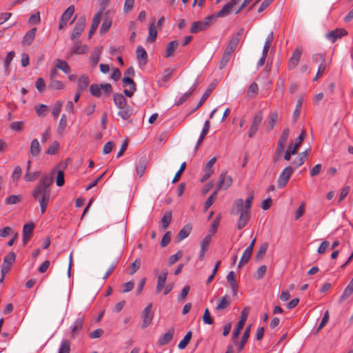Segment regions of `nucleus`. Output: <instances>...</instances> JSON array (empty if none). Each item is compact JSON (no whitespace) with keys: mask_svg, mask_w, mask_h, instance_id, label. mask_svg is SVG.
Masks as SVG:
<instances>
[{"mask_svg":"<svg viewBox=\"0 0 353 353\" xmlns=\"http://www.w3.org/2000/svg\"><path fill=\"white\" fill-rule=\"evenodd\" d=\"M54 172L55 169H53L50 174H43L32 192V196L39 203L41 214L46 212L50 201V186L53 183Z\"/></svg>","mask_w":353,"mask_h":353,"instance_id":"1","label":"nucleus"},{"mask_svg":"<svg viewBox=\"0 0 353 353\" xmlns=\"http://www.w3.org/2000/svg\"><path fill=\"white\" fill-rule=\"evenodd\" d=\"M241 1L242 0H230L225 5H224L222 9H221L219 12L205 17L203 21H201L205 28L208 29L213 23L216 21L217 18L225 17L229 15L234 7Z\"/></svg>","mask_w":353,"mask_h":353,"instance_id":"2","label":"nucleus"},{"mask_svg":"<svg viewBox=\"0 0 353 353\" xmlns=\"http://www.w3.org/2000/svg\"><path fill=\"white\" fill-rule=\"evenodd\" d=\"M254 199V192H252L248 197L245 199V205L242 199H236L234 201V205L231 209L230 214L237 215L239 211L250 212V208Z\"/></svg>","mask_w":353,"mask_h":353,"instance_id":"3","label":"nucleus"},{"mask_svg":"<svg viewBox=\"0 0 353 353\" xmlns=\"http://www.w3.org/2000/svg\"><path fill=\"white\" fill-rule=\"evenodd\" d=\"M290 134V129L288 128H285L281 135L280 136L278 141V145L276 150V157L274 159V161H277L279 157L281 156L282 153L284 151L285 143L288 141V137Z\"/></svg>","mask_w":353,"mask_h":353,"instance_id":"4","label":"nucleus"},{"mask_svg":"<svg viewBox=\"0 0 353 353\" xmlns=\"http://www.w3.org/2000/svg\"><path fill=\"white\" fill-rule=\"evenodd\" d=\"M294 170V168L292 166H288L281 172L277 180V185L279 188H283L287 185Z\"/></svg>","mask_w":353,"mask_h":353,"instance_id":"5","label":"nucleus"},{"mask_svg":"<svg viewBox=\"0 0 353 353\" xmlns=\"http://www.w3.org/2000/svg\"><path fill=\"white\" fill-rule=\"evenodd\" d=\"M263 119V114L261 111L257 112L252 119L251 125L250 127L248 137L252 138L256 133L259 127L260 126Z\"/></svg>","mask_w":353,"mask_h":353,"instance_id":"6","label":"nucleus"},{"mask_svg":"<svg viewBox=\"0 0 353 353\" xmlns=\"http://www.w3.org/2000/svg\"><path fill=\"white\" fill-rule=\"evenodd\" d=\"M122 83L123 87H127L129 85V89H125L123 90L124 94L128 97H132L134 95V93L137 90V84L134 81L130 78V77H124L122 79Z\"/></svg>","mask_w":353,"mask_h":353,"instance_id":"7","label":"nucleus"},{"mask_svg":"<svg viewBox=\"0 0 353 353\" xmlns=\"http://www.w3.org/2000/svg\"><path fill=\"white\" fill-rule=\"evenodd\" d=\"M248 308H244L241 313L240 319L236 326V328L232 334L233 340L235 341L239 336L241 330L243 327L245 323L247 320L248 315Z\"/></svg>","mask_w":353,"mask_h":353,"instance_id":"8","label":"nucleus"},{"mask_svg":"<svg viewBox=\"0 0 353 353\" xmlns=\"http://www.w3.org/2000/svg\"><path fill=\"white\" fill-rule=\"evenodd\" d=\"M16 259L15 253L13 252H10L7 254L4 259L3 265L1 269V274H6L9 272L11 269L12 265L14 263Z\"/></svg>","mask_w":353,"mask_h":353,"instance_id":"9","label":"nucleus"},{"mask_svg":"<svg viewBox=\"0 0 353 353\" xmlns=\"http://www.w3.org/2000/svg\"><path fill=\"white\" fill-rule=\"evenodd\" d=\"M85 23L86 18L85 16H81V17H79L73 29V32L71 35L72 40H74L76 38H78L81 34L85 27Z\"/></svg>","mask_w":353,"mask_h":353,"instance_id":"10","label":"nucleus"},{"mask_svg":"<svg viewBox=\"0 0 353 353\" xmlns=\"http://www.w3.org/2000/svg\"><path fill=\"white\" fill-rule=\"evenodd\" d=\"M152 304L149 303L147 307L143 310L141 317L143 323L141 325L142 329L146 328L152 321L153 314L152 313Z\"/></svg>","mask_w":353,"mask_h":353,"instance_id":"11","label":"nucleus"},{"mask_svg":"<svg viewBox=\"0 0 353 353\" xmlns=\"http://www.w3.org/2000/svg\"><path fill=\"white\" fill-rule=\"evenodd\" d=\"M232 182V176L227 175V172L225 171L222 172L219 176L216 189L218 190H220L221 189L226 190L230 187Z\"/></svg>","mask_w":353,"mask_h":353,"instance_id":"12","label":"nucleus"},{"mask_svg":"<svg viewBox=\"0 0 353 353\" xmlns=\"http://www.w3.org/2000/svg\"><path fill=\"white\" fill-rule=\"evenodd\" d=\"M84 315L79 314L78 318L71 327V337L75 339L83 328Z\"/></svg>","mask_w":353,"mask_h":353,"instance_id":"13","label":"nucleus"},{"mask_svg":"<svg viewBox=\"0 0 353 353\" xmlns=\"http://www.w3.org/2000/svg\"><path fill=\"white\" fill-rule=\"evenodd\" d=\"M302 52H303V50L300 48H296L294 50L291 57L290 58L289 62H288V69L289 70H292L298 65L300 59H301V54H302Z\"/></svg>","mask_w":353,"mask_h":353,"instance_id":"14","label":"nucleus"},{"mask_svg":"<svg viewBox=\"0 0 353 353\" xmlns=\"http://www.w3.org/2000/svg\"><path fill=\"white\" fill-rule=\"evenodd\" d=\"M74 12V6H70L63 13L59 28L60 30L63 29L65 26L67 25L68 21L70 19V17L72 16Z\"/></svg>","mask_w":353,"mask_h":353,"instance_id":"15","label":"nucleus"},{"mask_svg":"<svg viewBox=\"0 0 353 353\" xmlns=\"http://www.w3.org/2000/svg\"><path fill=\"white\" fill-rule=\"evenodd\" d=\"M347 32L344 29H336L335 30L330 31L327 33L326 38L331 42L334 43L337 39L341 38L343 36L346 35Z\"/></svg>","mask_w":353,"mask_h":353,"instance_id":"16","label":"nucleus"},{"mask_svg":"<svg viewBox=\"0 0 353 353\" xmlns=\"http://www.w3.org/2000/svg\"><path fill=\"white\" fill-rule=\"evenodd\" d=\"M174 334V327H170L168 331L161 336L158 340V344L160 346L169 343L173 339Z\"/></svg>","mask_w":353,"mask_h":353,"instance_id":"17","label":"nucleus"},{"mask_svg":"<svg viewBox=\"0 0 353 353\" xmlns=\"http://www.w3.org/2000/svg\"><path fill=\"white\" fill-rule=\"evenodd\" d=\"M215 86H216V85L213 84V83H211L208 86V88L205 90V93L201 97L200 101L197 103V105L192 109L191 113L196 111L203 104V103L206 101V99L209 97V96L212 93V90L214 89Z\"/></svg>","mask_w":353,"mask_h":353,"instance_id":"18","label":"nucleus"},{"mask_svg":"<svg viewBox=\"0 0 353 353\" xmlns=\"http://www.w3.org/2000/svg\"><path fill=\"white\" fill-rule=\"evenodd\" d=\"M37 31V28H33L28 31L23 38L22 45L24 46H30L35 38Z\"/></svg>","mask_w":353,"mask_h":353,"instance_id":"19","label":"nucleus"},{"mask_svg":"<svg viewBox=\"0 0 353 353\" xmlns=\"http://www.w3.org/2000/svg\"><path fill=\"white\" fill-rule=\"evenodd\" d=\"M168 271L166 270H163L161 274H160L157 277V284L156 286V293L159 294L163 288L165 287V284L167 280L168 276Z\"/></svg>","mask_w":353,"mask_h":353,"instance_id":"20","label":"nucleus"},{"mask_svg":"<svg viewBox=\"0 0 353 353\" xmlns=\"http://www.w3.org/2000/svg\"><path fill=\"white\" fill-rule=\"evenodd\" d=\"M113 101L117 108L121 109L128 106L127 100L122 94L115 93L113 95Z\"/></svg>","mask_w":353,"mask_h":353,"instance_id":"21","label":"nucleus"},{"mask_svg":"<svg viewBox=\"0 0 353 353\" xmlns=\"http://www.w3.org/2000/svg\"><path fill=\"white\" fill-rule=\"evenodd\" d=\"M88 47L83 45L79 41H76L71 48L72 54H81L88 52Z\"/></svg>","mask_w":353,"mask_h":353,"instance_id":"22","label":"nucleus"},{"mask_svg":"<svg viewBox=\"0 0 353 353\" xmlns=\"http://www.w3.org/2000/svg\"><path fill=\"white\" fill-rule=\"evenodd\" d=\"M279 120V115L277 112L274 111L270 113L268 121L266 125V131L270 132L274 128Z\"/></svg>","mask_w":353,"mask_h":353,"instance_id":"23","label":"nucleus"},{"mask_svg":"<svg viewBox=\"0 0 353 353\" xmlns=\"http://www.w3.org/2000/svg\"><path fill=\"white\" fill-rule=\"evenodd\" d=\"M239 214H240V216L238 221L237 228L238 230H241L249 221L250 218V212L239 211Z\"/></svg>","mask_w":353,"mask_h":353,"instance_id":"24","label":"nucleus"},{"mask_svg":"<svg viewBox=\"0 0 353 353\" xmlns=\"http://www.w3.org/2000/svg\"><path fill=\"white\" fill-rule=\"evenodd\" d=\"M137 61L139 63L145 64L148 59V54L141 46H139L136 50Z\"/></svg>","mask_w":353,"mask_h":353,"instance_id":"25","label":"nucleus"},{"mask_svg":"<svg viewBox=\"0 0 353 353\" xmlns=\"http://www.w3.org/2000/svg\"><path fill=\"white\" fill-rule=\"evenodd\" d=\"M211 242V236L207 235L201 243V250L199 252V259L202 260L204 257L205 253Z\"/></svg>","mask_w":353,"mask_h":353,"instance_id":"26","label":"nucleus"},{"mask_svg":"<svg viewBox=\"0 0 353 353\" xmlns=\"http://www.w3.org/2000/svg\"><path fill=\"white\" fill-rule=\"evenodd\" d=\"M89 79L85 75H81L77 80V91L83 92L88 85Z\"/></svg>","mask_w":353,"mask_h":353,"instance_id":"27","label":"nucleus"},{"mask_svg":"<svg viewBox=\"0 0 353 353\" xmlns=\"http://www.w3.org/2000/svg\"><path fill=\"white\" fill-rule=\"evenodd\" d=\"M41 152V147L37 139H34L30 143V154L37 157Z\"/></svg>","mask_w":353,"mask_h":353,"instance_id":"28","label":"nucleus"},{"mask_svg":"<svg viewBox=\"0 0 353 353\" xmlns=\"http://www.w3.org/2000/svg\"><path fill=\"white\" fill-rule=\"evenodd\" d=\"M155 19H153L152 23L149 26V34L147 37V41L148 43H153L155 41L157 37V30L154 26Z\"/></svg>","mask_w":353,"mask_h":353,"instance_id":"29","label":"nucleus"},{"mask_svg":"<svg viewBox=\"0 0 353 353\" xmlns=\"http://www.w3.org/2000/svg\"><path fill=\"white\" fill-rule=\"evenodd\" d=\"M250 330H251V325H248L244 332H243V336L241 338V340L239 344V346H238V351L239 352H241L242 351L244 347H245V343H247L248 339H249V336H250Z\"/></svg>","mask_w":353,"mask_h":353,"instance_id":"30","label":"nucleus"},{"mask_svg":"<svg viewBox=\"0 0 353 353\" xmlns=\"http://www.w3.org/2000/svg\"><path fill=\"white\" fill-rule=\"evenodd\" d=\"M231 303V299L228 295H225L218 303L216 310L218 311L226 309Z\"/></svg>","mask_w":353,"mask_h":353,"instance_id":"31","label":"nucleus"},{"mask_svg":"<svg viewBox=\"0 0 353 353\" xmlns=\"http://www.w3.org/2000/svg\"><path fill=\"white\" fill-rule=\"evenodd\" d=\"M179 43L176 40L170 42L166 48L165 58H169L174 56V50L178 48Z\"/></svg>","mask_w":353,"mask_h":353,"instance_id":"32","label":"nucleus"},{"mask_svg":"<svg viewBox=\"0 0 353 353\" xmlns=\"http://www.w3.org/2000/svg\"><path fill=\"white\" fill-rule=\"evenodd\" d=\"M304 134H305V131H303L302 133L296 138V143L294 144L291 143L289 145L288 148L291 149V150H292L291 153L296 154L299 148L302 144V143L304 140V138H303Z\"/></svg>","mask_w":353,"mask_h":353,"instance_id":"33","label":"nucleus"},{"mask_svg":"<svg viewBox=\"0 0 353 353\" xmlns=\"http://www.w3.org/2000/svg\"><path fill=\"white\" fill-rule=\"evenodd\" d=\"M15 56L14 51H10L9 52L6 57H5L4 61H3V65L5 68V74L6 75H8L10 73V65L11 61H12L13 58Z\"/></svg>","mask_w":353,"mask_h":353,"instance_id":"34","label":"nucleus"},{"mask_svg":"<svg viewBox=\"0 0 353 353\" xmlns=\"http://www.w3.org/2000/svg\"><path fill=\"white\" fill-rule=\"evenodd\" d=\"M133 112L132 107L128 105L125 108L119 109L118 114L123 119L128 120L130 118Z\"/></svg>","mask_w":353,"mask_h":353,"instance_id":"35","label":"nucleus"},{"mask_svg":"<svg viewBox=\"0 0 353 353\" xmlns=\"http://www.w3.org/2000/svg\"><path fill=\"white\" fill-rule=\"evenodd\" d=\"M192 230V226L191 225L187 224L185 225L179 232L177 235V240L178 241H181L185 238H187L189 234H190V232Z\"/></svg>","mask_w":353,"mask_h":353,"instance_id":"36","label":"nucleus"},{"mask_svg":"<svg viewBox=\"0 0 353 353\" xmlns=\"http://www.w3.org/2000/svg\"><path fill=\"white\" fill-rule=\"evenodd\" d=\"M147 161L145 158H141L139 159L137 166L136 171L137 174L139 177H141L146 169Z\"/></svg>","mask_w":353,"mask_h":353,"instance_id":"37","label":"nucleus"},{"mask_svg":"<svg viewBox=\"0 0 353 353\" xmlns=\"http://www.w3.org/2000/svg\"><path fill=\"white\" fill-rule=\"evenodd\" d=\"M172 214L171 211H167L161 219V228L163 230H165L169 226L172 221Z\"/></svg>","mask_w":353,"mask_h":353,"instance_id":"38","label":"nucleus"},{"mask_svg":"<svg viewBox=\"0 0 353 353\" xmlns=\"http://www.w3.org/2000/svg\"><path fill=\"white\" fill-rule=\"evenodd\" d=\"M268 248V243L266 242L263 243L260 245V247L255 255V259L257 261H261L263 258V256H265V254L267 252Z\"/></svg>","mask_w":353,"mask_h":353,"instance_id":"39","label":"nucleus"},{"mask_svg":"<svg viewBox=\"0 0 353 353\" xmlns=\"http://www.w3.org/2000/svg\"><path fill=\"white\" fill-rule=\"evenodd\" d=\"M303 98L300 97L296 104L295 110H294L293 115H292V121L293 123H295L296 121L298 120L300 113H301V109L303 104Z\"/></svg>","mask_w":353,"mask_h":353,"instance_id":"40","label":"nucleus"},{"mask_svg":"<svg viewBox=\"0 0 353 353\" xmlns=\"http://www.w3.org/2000/svg\"><path fill=\"white\" fill-rule=\"evenodd\" d=\"M195 91L194 88H190V90L185 92L179 99L178 101L175 102V105L179 106L183 103H185L194 93Z\"/></svg>","mask_w":353,"mask_h":353,"instance_id":"41","label":"nucleus"},{"mask_svg":"<svg viewBox=\"0 0 353 353\" xmlns=\"http://www.w3.org/2000/svg\"><path fill=\"white\" fill-rule=\"evenodd\" d=\"M55 67L66 74L70 72V68L68 63L59 59H57Z\"/></svg>","mask_w":353,"mask_h":353,"instance_id":"42","label":"nucleus"},{"mask_svg":"<svg viewBox=\"0 0 353 353\" xmlns=\"http://www.w3.org/2000/svg\"><path fill=\"white\" fill-rule=\"evenodd\" d=\"M205 30L206 28L204 26L203 22L201 21H198L192 23L190 31L191 33L195 34Z\"/></svg>","mask_w":353,"mask_h":353,"instance_id":"43","label":"nucleus"},{"mask_svg":"<svg viewBox=\"0 0 353 353\" xmlns=\"http://www.w3.org/2000/svg\"><path fill=\"white\" fill-rule=\"evenodd\" d=\"M192 332L189 331L186 333L184 338L179 342L178 345V347L180 350L185 349L188 343H190L191 338H192Z\"/></svg>","mask_w":353,"mask_h":353,"instance_id":"44","label":"nucleus"},{"mask_svg":"<svg viewBox=\"0 0 353 353\" xmlns=\"http://www.w3.org/2000/svg\"><path fill=\"white\" fill-rule=\"evenodd\" d=\"M239 43V42L237 41V39H234L232 38L228 43L224 52L232 54L236 50Z\"/></svg>","mask_w":353,"mask_h":353,"instance_id":"45","label":"nucleus"},{"mask_svg":"<svg viewBox=\"0 0 353 353\" xmlns=\"http://www.w3.org/2000/svg\"><path fill=\"white\" fill-rule=\"evenodd\" d=\"M67 122L68 121L66 115L64 114H62L57 127V132L59 134H62L64 132L67 126Z\"/></svg>","mask_w":353,"mask_h":353,"instance_id":"46","label":"nucleus"},{"mask_svg":"<svg viewBox=\"0 0 353 353\" xmlns=\"http://www.w3.org/2000/svg\"><path fill=\"white\" fill-rule=\"evenodd\" d=\"M101 84H92L90 86V94L95 97H100L101 96Z\"/></svg>","mask_w":353,"mask_h":353,"instance_id":"47","label":"nucleus"},{"mask_svg":"<svg viewBox=\"0 0 353 353\" xmlns=\"http://www.w3.org/2000/svg\"><path fill=\"white\" fill-rule=\"evenodd\" d=\"M35 112L40 117H44L48 113V106L44 104L35 106Z\"/></svg>","mask_w":353,"mask_h":353,"instance_id":"48","label":"nucleus"},{"mask_svg":"<svg viewBox=\"0 0 353 353\" xmlns=\"http://www.w3.org/2000/svg\"><path fill=\"white\" fill-rule=\"evenodd\" d=\"M34 228V224L32 222L25 224L23 228V236H32Z\"/></svg>","mask_w":353,"mask_h":353,"instance_id":"49","label":"nucleus"},{"mask_svg":"<svg viewBox=\"0 0 353 353\" xmlns=\"http://www.w3.org/2000/svg\"><path fill=\"white\" fill-rule=\"evenodd\" d=\"M70 343L69 340L65 339L62 341L60 348L59 350V353H70Z\"/></svg>","mask_w":353,"mask_h":353,"instance_id":"50","label":"nucleus"},{"mask_svg":"<svg viewBox=\"0 0 353 353\" xmlns=\"http://www.w3.org/2000/svg\"><path fill=\"white\" fill-rule=\"evenodd\" d=\"M111 26H112V20L110 19L109 18H105L103 20L102 25L101 26L100 33L103 34V33L107 32L111 28Z\"/></svg>","mask_w":353,"mask_h":353,"instance_id":"51","label":"nucleus"},{"mask_svg":"<svg viewBox=\"0 0 353 353\" xmlns=\"http://www.w3.org/2000/svg\"><path fill=\"white\" fill-rule=\"evenodd\" d=\"M141 261L139 259H137L132 262L130 266L129 274L133 275L141 267Z\"/></svg>","mask_w":353,"mask_h":353,"instance_id":"52","label":"nucleus"},{"mask_svg":"<svg viewBox=\"0 0 353 353\" xmlns=\"http://www.w3.org/2000/svg\"><path fill=\"white\" fill-rule=\"evenodd\" d=\"M232 54L227 53L225 52H223L222 57L219 62V68L223 69L229 62L230 58Z\"/></svg>","mask_w":353,"mask_h":353,"instance_id":"53","label":"nucleus"},{"mask_svg":"<svg viewBox=\"0 0 353 353\" xmlns=\"http://www.w3.org/2000/svg\"><path fill=\"white\" fill-rule=\"evenodd\" d=\"M353 293V288L347 285V287L345 288L342 295L341 296L339 301V303H342L346 299H347L349 296H350Z\"/></svg>","mask_w":353,"mask_h":353,"instance_id":"54","label":"nucleus"},{"mask_svg":"<svg viewBox=\"0 0 353 353\" xmlns=\"http://www.w3.org/2000/svg\"><path fill=\"white\" fill-rule=\"evenodd\" d=\"M59 144L57 141H54L47 149L46 153L47 154L53 155L55 154L59 150Z\"/></svg>","mask_w":353,"mask_h":353,"instance_id":"55","label":"nucleus"},{"mask_svg":"<svg viewBox=\"0 0 353 353\" xmlns=\"http://www.w3.org/2000/svg\"><path fill=\"white\" fill-rule=\"evenodd\" d=\"M219 190L216 189L205 201V209H208L212 203L214 202V201L216 199V194L218 193Z\"/></svg>","mask_w":353,"mask_h":353,"instance_id":"56","label":"nucleus"},{"mask_svg":"<svg viewBox=\"0 0 353 353\" xmlns=\"http://www.w3.org/2000/svg\"><path fill=\"white\" fill-rule=\"evenodd\" d=\"M103 11L99 10L97 13H96L92 19V23L91 25V27H94V28L97 29L101 20V16H102Z\"/></svg>","mask_w":353,"mask_h":353,"instance_id":"57","label":"nucleus"},{"mask_svg":"<svg viewBox=\"0 0 353 353\" xmlns=\"http://www.w3.org/2000/svg\"><path fill=\"white\" fill-rule=\"evenodd\" d=\"M21 200L20 195H10L6 199V203L8 205H14L19 203Z\"/></svg>","mask_w":353,"mask_h":353,"instance_id":"58","label":"nucleus"},{"mask_svg":"<svg viewBox=\"0 0 353 353\" xmlns=\"http://www.w3.org/2000/svg\"><path fill=\"white\" fill-rule=\"evenodd\" d=\"M90 59L92 66H96L100 59V50L98 49L93 51L91 54Z\"/></svg>","mask_w":353,"mask_h":353,"instance_id":"59","label":"nucleus"},{"mask_svg":"<svg viewBox=\"0 0 353 353\" xmlns=\"http://www.w3.org/2000/svg\"><path fill=\"white\" fill-rule=\"evenodd\" d=\"M171 235L172 234L170 231H168L165 233L160 243L162 248H165L169 244L171 240Z\"/></svg>","mask_w":353,"mask_h":353,"instance_id":"60","label":"nucleus"},{"mask_svg":"<svg viewBox=\"0 0 353 353\" xmlns=\"http://www.w3.org/2000/svg\"><path fill=\"white\" fill-rule=\"evenodd\" d=\"M62 108V102L58 101L55 103L54 105L52 110V114L53 117L57 119L58 115L59 114Z\"/></svg>","mask_w":353,"mask_h":353,"instance_id":"61","label":"nucleus"},{"mask_svg":"<svg viewBox=\"0 0 353 353\" xmlns=\"http://www.w3.org/2000/svg\"><path fill=\"white\" fill-rule=\"evenodd\" d=\"M202 319L203 323L205 324L212 325L214 323L213 319L210 316L208 308L205 310Z\"/></svg>","mask_w":353,"mask_h":353,"instance_id":"62","label":"nucleus"},{"mask_svg":"<svg viewBox=\"0 0 353 353\" xmlns=\"http://www.w3.org/2000/svg\"><path fill=\"white\" fill-rule=\"evenodd\" d=\"M49 86L54 90H61L64 88L63 83L57 79L50 80Z\"/></svg>","mask_w":353,"mask_h":353,"instance_id":"63","label":"nucleus"},{"mask_svg":"<svg viewBox=\"0 0 353 353\" xmlns=\"http://www.w3.org/2000/svg\"><path fill=\"white\" fill-rule=\"evenodd\" d=\"M258 85L255 82H253L252 84H250V85L248 88V95L249 97H252L254 95H256L258 93Z\"/></svg>","mask_w":353,"mask_h":353,"instance_id":"64","label":"nucleus"}]
</instances>
